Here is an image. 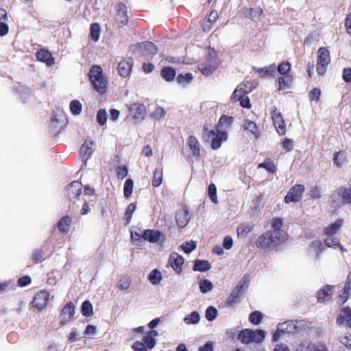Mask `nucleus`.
Masks as SVG:
<instances>
[{
  "mask_svg": "<svg viewBox=\"0 0 351 351\" xmlns=\"http://www.w3.org/2000/svg\"><path fill=\"white\" fill-rule=\"evenodd\" d=\"M287 237V234L283 230L273 229L261 235L256 241V245L258 248L273 249L285 242Z\"/></svg>",
  "mask_w": 351,
  "mask_h": 351,
  "instance_id": "1",
  "label": "nucleus"
},
{
  "mask_svg": "<svg viewBox=\"0 0 351 351\" xmlns=\"http://www.w3.org/2000/svg\"><path fill=\"white\" fill-rule=\"evenodd\" d=\"M88 77L92 86L99 93H106L107 80L103 75V70L100 66H92L88 73Z\"/></svg>",
  "mask_w": 351,
  "mask_h": 351,
  "instance_id": "2",
  "label": "nucleus"
},
{
  "mask_svg": "<svg viewBox=\"0 0 351 351\" xmlns=\"http://www.w3.org/2000/svg\"><path fill=\"white\" fill-rule=\"evenodd\" d=\"M219 60L216 51L213 49H209L206 58L198 64L199 71L206 76L211 75L217 68Z\"/></svg>",
  "mask_w": 351,
  "mask_h": 351,
  "instance_id": "3",
  "label": "nucleus"
},
{
  "mask_svg": "<svg viewBox=\"0 0 351 351\" xmlns=\"http://www.w3.org/2000/svg\"><path fill=\"white\" fill-rule=\"evenodd\" d=\"M332 206L337 207L351 203V189L340 187L330 197Z\"/></svg>",
  "mask_w": 351,
  "mask_h": 351,
  "instance_id": "4",
  "label": "nucleus"
},
{
  "mask_svg": "<svg viewBox=\"0 0 351 351\" xmlns=\"http://www.w3.org/2000/svg\"><path fill=\"white\" fill-rule=\"evenodd\" d=\"M330 62L329 51L325 47H320L317 51V73L324 75L327 70V66Z\"/></svg>",
  "mask_w": 351,
  "mask_h": 351,
  "instance_id": "5",
  "label": "nucleus"
},
{
  "mask_svg": "<svg viewBox=\"0 0 351 351\" xmlns=\"http://www.w3.org/2000/svg\"><path fill=\"white\" fill-rule=\"evenodd\" d=\"M208 137L212 138V149H217L221 147L222 142L227 140L228 134L225 131L216 128V132L213 130L208 132Z\"/></svg>",
  "mask_w": 351,
  "mask_h": 351,
  "instance_id": "6",
  "label": "nucleus"
},
{
  "mask_svg": "<svg viewBox=\"0 0 351 351\" xmlns=\"http://www.w3.org/2000/svg\"><path fill=\"white\" fill-rule=\"evenodd\" d=\"M304 186L302 184H296L290 189L285 197V202L287 204L290 202H298L302 197L304 192Z\"/></svg>",
  "mask_w": 351,
  "mask_h": 351,
  "instance_id": "7",
  "label": "nucleus"
},
{
  "mask_svg": "<svg viewBox=\"0 0 351 351\" xmlns=\"http://www.w3.org/2000/svg\"><path fill=\"white\" fill-rule=\"evenodd\" d=\"M116 16L115 21L119 27L125 25L128 22L127 7L123 3H119L115 6Z\"/></svg>",
  "mask_w": 351,
  "mask_h": 351,
  "instance_id": "8",
  "label": "nucleus"
},
{
  "mask_svg": "<svg viewBox=\"0 0 351 351\" xmlns=\"http://www.w3.org/2000/svg\"><path fill=\"white\" fill-rule=\"evenodd\" d=\"M74 315L75 305L72 302H70L64 306L60 314V324L66 325L71 319L74 318Z\"/></svg>",
  "mask_w": 351,
  "mask_h": 351,
  "instance_id": "9",
  "label": "nucleus"
},
{
  "mask_svg": "<svg viewBox=\"0 0 351 351\" xmlns=\"http://www.w3.org/2000/svg\"><path fill=\"white\" fill-rule=\"evenodd\" d=\"M82 184L78 181L72 182L66 188L65 195L68 199L74 202L82 193Z\"/></svg>",
  "mask_w": 351,
  "mask_h": 351,
  "instance_id": "10",
  "label": "nucleus"
},
{
  "mask_svg": "<svg viewBox=\"0 0 351 351\" xmlns=\"http://www.w3.org/2000/svg\"><path fill=\"white\" fill-rule=\"evenodd\" d=\"M49 299V293L46 291H40L38 292L32 301V305L38 310L44 309Z\"/></svg>",
  "mask_w": 351,
  "mask_h": 351,
  "instance_id": "11",
  "label": "nucleus"
},
{
  "mask_svg": "<svg viewBox=\"0 0 351 351\" xmlns=\"http://www.w3.org/2000/svg\"><path fill=\"white\" fill-rule=\"evenodd\" d=\"M191 219V215L187 206H183L176 215V221L180 228H184Z\"/></svg>",
  "mask_w": 351,
  "mask_h": 351,
  "instance_id": "12",
  "label": "nucleus"
},
{
  "mask_svg": "<svg viewBox=\"0 0 351 351\" xmlns=\"http://www.w3.org/2000/svg\"><path fill=\"white\" fill-rule=\"evenodd\" d=\"M130 115L137 121L143 120L146 115L145 106L142 104H133L129 108Z\"/></svg>",
  "mask_w": 351,
  "mask_h": 351,
  "instance_id": "13",
  "label": "nucleus"
},
{
  "mask_svg": "<svg viewBox=\"0 0 351 351\" xmlns=\"http://www.w3.org/2000/svg\"><path fill=\"white\" fill-rule=\"evenodd\" d=\"M271 117L277 132L280 135H285L286 133L285 123L281 113L275 109L272 112Z\"/></svg>",
  "mask_w": 351,
  "mask_h": 351,
  "instance_id": "14",
  "label": "nucleus"
},
{
  "mask_svg": "<svg viewBox=\"0 0 351 351\" xmlns=\"http://www.w3.org/2000/svg\"><path fill=\"white\" fill-rule=\"evenodd\" d=\"M186 145L192 153V156L197 160L200 157L201 145L197 138L191 135L186 139Z\"/></svg>",
  "mask_w": 351,
  "mask_h": 351,
  "instance_id": "15",
  "label": "nucleus"
},
{
  "mask_svg": "<svg viewBox=\"0 0 351 351\" xmlns=\"http://www.w3.org/2000/svg\"><path fill=\"white\" fill-rule=\"evenodd\" d=\"M335 292V287L332 285H326L320 289L317 293V302L324 303L329 301Z\"/></svg>",
  "mask_w": 351,
  "mask_h": 351,
  "instance_id": "16",
  "label": "nucleus"
},
{
  "mask_svg": "<svg viewBox=\"0 0 351 351\" xmlns=\"http://www.w3.org/2000/svg\"><path fill=\"white\" fill-rule=\"evenodd\" d=\"M337 324L351 328V309L350 307H344L340 311L337 318Z\"/></svg>",
  "mask_w": 351,
  "mask_h": 351,
  "instance_id": "17",
  "label": "nucleus"
},
{
  "mask_svg": "<svg viewBox=\"0 0 351 351\" xmlns=\"http://www.w3.org/2000/svg\"><path fill=\"white\" fill-rule=\"evenodd\" d=\"M184 264V258L177 253H172L169 258L168 265H171L173 269L178 274L182 271V266Z\"/></svg>",
  "mask_w": 351,
  "mask_h": 351,
  "instance_id": "18",
  "label": "nucleus"
},
{
  "mask_svg": "<svg viewBox=\"0 0 351 351\" xmlns=\"http://www.w3.org/2000/svg\"><path fill=\"white\" fill-rule=\"evenodd\" d=\"M254 88V86H248L247 84H239L232 95V100L238 101V99L246 97L245 95L251 92Z\"/></svg>",
  "mask_w": 351,
  "mask_h": 351,
  "instance_id": "19",
  "label": "nucleus"
},
{
  "mask_svg": "<svg viewBox=\"0 0 351 351\" xmlns=\"http://www.w3.org/2000/svg\"><path fill=\"white\" fill-rule=\"evenodd\" d=\"M133 62L131 59L121 61L117 67L119 75L123 77H128L132 69Z\"/></svg>",
  "mask_w": 351,
  "mask_h": 351,
  "instance_id": "20",
  "label": "nucleus"
},
{
  "mask_svg": "<svg viewBox=\"0 0 351 351\" xmlns=\"http://www.w3.org/2000/svg\"><path fill=\"white\" fill-rule=\"evenodd\" d=\"M137 48L141 51L150 55H156L158 52V49L156 45L149 41L138 43Z\"/></svg>",
  "mask_w": 351,
  "mask_h": 351,
  "instance_id": "21",
  "label": "nucleus"
},
{
  "mask_svg": "<svg viewBox=\"0 0 351 351\" xmlns=\"http://www.w3.org/2000/svg\"><path fill=\"white\" fill-rule=\"evenodd\" d=\"M161 235L160 231L158 230L147 229L144 230L142 237L150 243H156L160 240Z\"/></svg>",
  "mask_w": 351,
  "mask_h": 351,
  "instance_id": "22",
  "label": "nucleus"
},
{
  "mask_svg": "<svg viewBox=\"0 0 351 351\" xmlns=\"http://www.w3.org/2000/svg\"><path fill=\"white\" fill-rule=\"evenodd\" d=\"M37 59L43 62H45L48 66H51L54 64L53 58L52 54L46 49H41L36 52Z\"/></svg>",
  "mask_w": 351,
  "mask_h": 351,
  "instance_id": "23",
  "label": "nucleus"
},
{
  "mask_svg": "<svg viewBox=\"0 0 351 351\" xmlns=\"http://www.w3.org/2000/svg\"><path fill=\"white\" fill-rule=\"evenodd\" d=\"M63 117V114H56L55 112V111L53 112V117L51 118V123H50V130H51V132L54 134H56L58 133H59L61 128H62V125H60V119L61 118Z\"/></svg>",
  "mask_w": 351,
  "mask_h": 351,
  "instance_id": "24",
  "label": "nucleus"
},
{
  "mask_svg": "<svg viewBox=\"0 0 351 351\" xmlns=\"http://www.w3.org/2000/svg\"><path fill=\"white\" fill-rule=\"evenodd\" d=\"M93 143L86 141L80 148V154L83 160L86 161L91 156L94 152L93 148Z\"/></svg>",
  "mask_w": 351,
  "mask_h": 351,
  "instance_id": "25",
  "label": "nucleus"
},
{
  "mask_svg": "<svg viewBox=\"0 0 351 351\" xmlns=\"http://www.w3.org/2000/svg\"><path fill=\"white\" fill-rule=\"evenodd\" d=\"M241 294L242 291L237 289V287H234L226 302V306H232L234 303L237 302Z\"/></svg>",
  "mask_w": 351,
  "mask_h": 351,
  "instance_id": "26",
  "label": "nucleus"
},
{
  "mask_svg": "<svg viewBox=\"0 0 351 351\" xmlns=\"http://www.w3.org/2000/svg\"><path fill=\"white\" fill-rule=\"evenodd\" d=\"M211 268V265L208 261L197 259L193 265V269L198 271H207Z\"/></svg>",
  "mask_w": 351,
  "mask_h": 351,
  "instance_id": "27",
  "label": "nucleus"
},
{
  "mask_svg": "<svg viewBox=\"0 0 351 351\" xmlns=\"http://www.w3.org/2000/svg\"><path fill=\"white\" fill-rule=\"evenodd\" d=\"M343 220L337 219L334 223H331L324 229L325 234L327 236H334V234L337 232V231L341 228L342 226Z\"/></svg>",
  "mask_w": 351,
  "mask_h": 351,
  "instance_id": "28",
  "label": "nucleus"
},
{
  "mask_svg": "<svg viewBox=\"0 0 351 351\" xmlns=\"http://www.w3.org/2000/svg\"><path fill=\"white\" fill-rule=\"evenodd\" d=\"M176 71L174 69L170 66H166L162 69L160 75L167 82H170L174 80L176 77Z\"/></svg>",
  "mask_w": 351,
  "mask_h": 351,
  "instance_id": "29",
  "label": "nucleus"
},
{
  "mask_svg": "<svg viewBox=\"0 0 351 351\" xmlns=\"http://www.w3.org/2000/svg\"><path fill=\"white\" fill-rule=\"evenodd\" d=\"M238 339L243 343H250L252 339V330L245 329L241 330L238 335Z\"/></svg>",
  "mask_w": 351,
  "mask_h": 351,
  "instance_id": "30",
  "label": "nucleus"
},
{
  "mask_svg": "<svg viewBox=\"0 0 351 351\" xmlns=\"http://www.w3.org/2000/svg\"><path fill=\"white\" fill-rule=\"evenodd\" d=\"M232 117H228L223 114L219 119V123L217 126V129L220 130H226L232 124Z\"/></svg>",
  "mask_w": 351,
  "mask_h": 351,
  "instance_id": "31",
  "label": "nucleus"
},
{
  "mask_svg": "<svg viewBox=\"0 0 351 351\" xmlns=\"http://www.w3.org/2000/svg\"><path fill=\"white\" fill-rule=\"evenodd\" d=\"M71 223V219L69 216L63 217L58 223V228L62 232H68Z\"/></svg>",
  "mask_w": 351,
  "mask_h": 351,
  "instance_id": "32",
  "label": "nucleus"
},
{
  "mask_svg": "<svg viewBox=\"0 0 351 351\" xmlns=\"http://www.w3.org/2000/svg\"><path fill=\"white\" fill-rule=\"evenodd\" d=\"M81 313L83 316L88 317L93 315V308L89 300H85L81 306Z\"/></svg>",
  "mask_w": 351,
  "mask_h": 351,
  "instance_id": "33",
  "label": "nucleus"
},
{
  "mask_svg": "<svg viewBox=\"0 0 351 351\" xmlns=\"http://www.w3.org/2000/svg\"><path fill=\"white\" fill-rule=\"evenodd\" d=\"M148 280L154 285L160 284L162 280L160 271L156 269H153L148 276Z\"/></svg>",
  "mask_w": 351,
  "mask_h": 351,
  "instance_id": "34",
  "label": "nucleus"
},
{
  "mask_svg": "<svg viewBox=\"0 0 351 351\" xmlns=\"http://www.w3.org/2000/svg\"><path fill=\"white\" fill-rule=\"evenodd\" d=\"M200 315L198 312L193 311L184 318V322L186 324H197L199 322Z\"/></svg>",
  "mask_w": 351,
  "mask_h": 351,
  "instance_id": "35",
  "label": "nucleus"
},
{
  "mask_svg": "<svg viewBox=\"0 0 351 351\" xmlns=\"http://www.w3.org/2000/svg\"><path fill=\"white\" fill-rule=\"evenodd\" d=\"M199 290L202 293H207L213 289V285L208 279L201 280L199 282Z\"/></svg>",
  "mask_w": 351,
  "mask_h": 351,
  "instance_id": "36",
  "label": "nucleus"
},
{
  "mask_svg": "<svg viewBox=\"0 0 351 351\" xmlns=\"http://www.w3.org/2000/svg\"><path fill=\"white\" fill-rule=\"evenodd\" d=\"M134 188V182L131 178H128L124 184L123 194L125 198L131 197Z\"/></svg>",
  "mask_w": 351,
  "mask_h": 351,
  "instance_id": "37",
  "label": "nucleus"
},
{
  "mask_svg": "<svg viewBox=\"0 0 351 351\" xmlns=\"http://www.w3.org/2000/svg\"><path fill=\"white\" fill-rule=\"evenodd\" d=\"M162 170L156 169L152 178V186L154 187L159 186L162 182Z\"/></svg>",
  "mask_w": 351,
  "mask_h": 351,
  "instance_id": "38",
  "label": "nucleus"
},
{
  "mask_svg": "<svg viewBox=\"0 0 351 351\" xmlns=\"http://www.w3.org/2000/svg\"><path fill=\"white\" fill-rule=\"evenodd\" d=\"M90 30L91 39L93 41H97L100 36V32H101L100 25L97 23H93L90 25Z\"/></svg>",
  "mask_w": 351,
  "mask_h": 351,
  "instance_id": "39",
  "label": "nucleus"
},
{
  "mask_svg": "<svg viewBox=\"0 0 351 351\" xmlns=\"http://www.w3.org/2000/svg\"><path fill=\"white\" fill-rule=\"evenodd\" d=\"M136 210V204L134 203H130L125 212L124 218L125 220V224H129L131 222L133 213Z\"/></svg>",
  "mask_w": 351,
  "mask_h": 351,
  "instance_id": "40",
  "label": "nucleus"
},
{
  "mask_svg": "<svg viewBox=\"0 0 351 351\" xmlns=\"http://www.w3.org/2000/svg\"><path fill=\"white\" fill-rule=\"evenodd\" d=\"M275 70L276 66L273 64L263 68L257 69H256V72L261 76H265L271 75L275 72Z\"/></svg>",
  "mask_w": 351,
  "mask_h": 351,
  "instance_id": "41",
  "label": "nucleus"
},
{
  "mask_svg": "<svg viewBox=\"0 0 351 351\" xmlns=\"http://www.w3.org/2000/svg\"><path fill=\"white\" fill-rule=\"evenodd\" d=\"M243 128L244 130L252 132V134H253L255 136H258V128L256 124L254 122L246 119L243 123Z\"/></svg>",
  "mask_w": 351,
  "mask_h": 351,
  "instance_id": "42",
  "label": "nucleus"
},
{
  "mask_svg": "<svg viewBox=\"0 0 351 351\" xmlns=\"http://www.w3.org/2000/svg\"><path fill=\"white\" fill-rule=\"evenodd\" d=\"M166 111L162 108L157 106L155 110L150 114V117L156 120H160L165 118Z\"/></svg>",
  "mask_w": 351,
  "mask_h": 351,
  "instance_id": "43",
  "label": "nucleus"
},
{
  "mask_svg": "<svg viewBox=\"0 0 351 351\" xmlns=\"http://www.w3.org/2000/svg\"><path fill=\"white\" fill-rule=\"evenodd\" d=\"M217 315V310L215 307L210 306L206 308L205 312V317L208 321H213L214 319H215Z\"/></svg>",
  "mask_w": 351,
  "mask_h": 351,
  "instance_id": "44",
  "label": "nucleus"
},
{
  "mask_svg": "<svg viewBox=\"0 0 351 351\" xmlns=\"http://www.w3.org/2000/svg\"><path fill=\"white\" fill-rule=\"evenodd\" d=\"M82 104L77 100H73L70 103V110L73 114L78 115L82 112Z\"/></svg>",
  "mask_w": 351,
  "mask_h": 351,
  "instance_id": "45",
  "label": "nucleus"
},
{
  "mask_svg": "<svg viewBox=\"0 0 351 351\" xmlns=\"http://www.w3.org/2000/svg\"><path fill=\"white\" fill-rule=\"evenodd\" d=\"M208 196L210 200L217 204L218 202L217 195V187L215 184L211 183L208 186Z\"/></svg>",
  "mask_w": 351,
  "mask_h": 351,
  "instance_id": "46",
  "label": "nucleus"
},
{
  "mask_svg": "<svg viewBox=\"0 0 351 351\" xmlns=\"http://www.w3.org/2000/svg\"><path fill=\"white\" fill-rule=\"evenodd\" d=\"M325 245L329 247L337 248V246H340V242L338 239L334 237V236H327L324 241Z\"/></svg>",
  "mask_w": 351,
  "mask_h": 351,
  "instance_id": "47",
  "label": "nucleus"
},
{
  "mask_svg": "<svg viewBox=\"0 0 351 351\" xmlns=\"http://www.w3.org/2000/svg\"><path fill=\"white\" fill-rule=\"evenodd\" d=\"M196 243L193 241L186 242L180 245L181 249L186 254H190L196 248Z\"/></svg>",
  "mask_w": 351,
  "mask_h": 351,
  "instance_id": "48",
  "label": "nucleus"
},
{
  "mask_svg": "<svg viewBox=\"0 0 351 351\" xmlns=\"http://www.w3.org/2000/svg\"><path fill=\"white\" fill-rule=\"evenodd\" d=\"M97 121L104 125L107 121V112L105 109H99L97 113Z\"/></svg>",
  "mask_w": 351,
  "mask_h": 351,
  "instance_id": "49",
  "label": "nucleus"
},
{
  "mask_svg": "<svg viewBox=\"0 0 351 351\" xmlns=\"http://www.w3.org/2000/svg\"><path fill=\"white\" fill-rule=\"evenodd\" d=\"M193 80V75L191 73H188L185 75L180 74L176 77V81L178 84H189Z\"/></svg>",
  "mask_w": 351,
  "mask_h": 351,
  "instance_id": "50",
  "label": "nucleus"
},
{
  "mask_svg": "<svg viewBox=\"0 0 351 351\" xmlns=\"http://www.w3.org/2000/svg\"><path fill=\"white\" fill-rule=\"evenodd\" d=\"M250 282V275L245 274L242 278L239 281L237 285L235 287L242 291L243 289H247Z\"/></svg>",
  "mask_w": 351,
  "mask_h": 351,
  "instance_id": "51",
  "label": "nucleus"
},
{
  "mask_svg": "<svg viewBox=\"0 0 351 351\" xmlns=\"http://www.w3.org/2000/svg\"><path fill=\"white\" fill-rule=\"evenodd\" d=\"M262 319V314L258 311H253L250 314L249 321L253 324H258Z\"/></svg>",
  "mask_w": 351,
  "mask_h": 351,
  "instance_id": "52",
  "label": "nucleus"
},
{
  "mask_svg": "<svg viewBox=\"0 0 351 351\" xmlns=\"http://www.w3.org/2000/svg\"><path fill=\"white\" fill-rule=\"evenodd\" d=\"M265 338V332L262 330H256V331L252 330V342H261Z\"/></svg>",
  "mask_w": 351,
  "mask_h": 351,
  "instance_id": "53",
  "label": "nucleus"
},
{
  "mask_svg": "<svg viewBox=\"0 0 351 351\" xmlns=\"http://www.w3.org/2000/svg\"><path fill=\"white\" fill-rule=\"evenodd\" d=\"M130 286V280L126 276L121 277L118 282V287L121 290H126Z\"/></svg>",
  "mask_w": 351,
  "mask_h": 351,
  "instance_id": "54",
  "label": "nucleus"
},
{
  "mask_svg": "<svg viewBox=\"0 0 351 351\" xmlns=\"http://www.w3.org/2000/svg\"><path fill=\"white\" fill-rule=\"evenodd\" d=\"M143 343L147 348L151 350L156 346V341L155 339L146 334L143 338Z\"/></svg>",
  "mask_w": 351,
  "mask_h": 351,
  "instance_id": "55",
  "label": "nucleus"
},
{
  "mask_svg": "<svg viewBox=\"0 0 351 351\" xmlns=\"http://www.w3.org/2000/svg\"><path fill=\"white\" fill-rule=\"evenodd\" d=\"M345 154L342 152H335L333 157L334 164L337 167H341L344 160Z\"/></svg>",
  "mask_w": 351,
  "mask_h": 351,
  "instance_id": "56",
  "label": "nucleus"
},
{
  "mask_svg": "<svg viewBox=\"0 0 351 351\" xmlns=\"http://www.w3.org/2000/svg\"><path fill=\"white\" fill-rule=\"evenodd\" d=\"M314 343H311L308 341H304L299 345L297 351H313Z\"/></svg>",
  "mask_w": 351,
  "mask_h": 351,
  "instance_id": "57",
  "label": "nucleus"
},
{
  "mask_svg": "<svg viewBox=\"0 0 351 351\" xmlns=\"http://www.w3.org/2000/svg\"><path fill=\"white\" fill-rule=\"evenodd\" d=\"M250 231L251 227L244 224L240 225L237 228V234L239 237H245Z\"/></svg>",
  "mask_w": 351,
  "mask_h": 351,
  "instance_id": "58",
  "label": "nucleus"
},
{
  "mask_svg": "<svg viewBox=\"0 0 351 351\" xmlns=\"http://www.w3.org/2000/svg\"><path fill=\"white\" fill-rule=\"evenodd\" d=\"M291 69V64L288 62H282L278 66V71L281 75L287 74Z\"/></svg>",
  "mask_w": 351,
  "mask_h": 351,
  "instance_id": "59",
  "label": "nucleus"
},
{
  "mask_svg": "<svg viewBox=\"0 0 351 351\" xmlns=\"http://www.w3.org/2000/svg\"><path fill=\"white\" fill-rule=\"evenodd\" d=\"M291 82L289 76L280 77L278 78L280 89H285L288 87V84Z\"/></svg>",
  "mask_w": 351,
  "mask_h": 351,
  "instance_id": "60",
  "label": "nucleus"
},
{
  "mask_svg": "<svg viewBox=\"0 0 351 351\" xmlns=\"http://www.w3.org/2000/svg\"><path fill=\"white\" fill-rule=\"evenodd\" d=\"M340 342L346 348L351 350V334H346L339 339Z\"/></svg>",
  "mask_w": 351,
  "mask_h": 351,
  "instance_id": "61",
  "label": "nucleus"
},
{
  "mask_svg": "<svg viewBox=\"0 0 351 351\" xmlns=\"http://www.w3.org/2000/svg\"><path fill=\"white\" fill-rule=\"evenodd\" d=\"M288 325H291V321H287L285 322L278 324L277 326L278 332L285 333L287 332V331H290V330L288 329Z\"/></svg>",
  "mask_w": 351,
  "mask_h": 351,
  "instance_id": "62",
  "label": "nucleus"
},
{
  "mask_svg": "<svg viewBox=\"0 0 351 351\" xmlns=\"http://www.w3.org/2000/svg\"><path fill=\"white\" fill-rule=\"evenodd\" d=\"M321 94V91L319 88H314L309 93V99L311 101L315 100L318 101L319 99V96Z\"/></svg>",
  "mask_w": 351,
  "mask_h": 351,
  "instance_id": "63",
  "label": "nucleus"
},
{
  "mask_svg": "<svg viewBox=\"0 0 351 351\" xmlns=\"http://www.w3.org/2000/svg\"><path fill=\"white\" fill-rule=\"evenodd\" d=\"M132 348L134 351H147V348L145 346L144 343L138 341L134 343Z\"/></svg>",
  "mask_w": 351,
  "mask_h": 351,
  "instance_id": "64",
  "label": "nucleus"
}]
</instances>
